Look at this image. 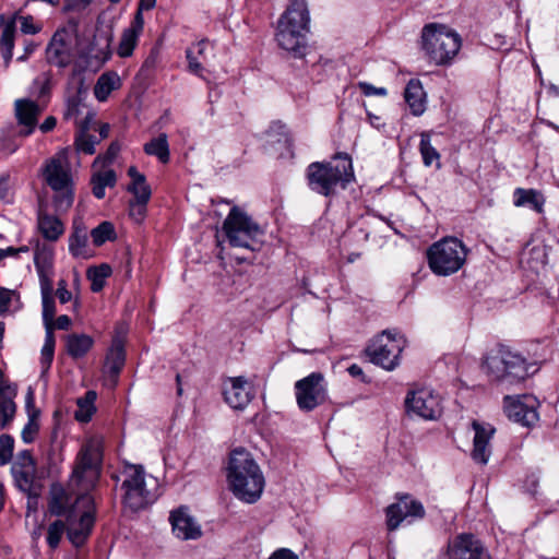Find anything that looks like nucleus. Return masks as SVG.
<instances>
[{
	"instance_id": "obj_46",
	"label": "nucleus",
	"mask_w": 559,
	"mask_h": 559,
	"mask_svg": "<svg viewBox=\"0 0 559 559\" xmlns=\"http://www.w3.org/2000/svg\"><path fill=\"white\" fill-rule=\"evenodd\" d=\"M14 439L10 435L0 436V466L8 464L13 455Z\"/></svg>"
},
{
	"instance_id": "obj_63",
	"label": "nucleus",
	"mask_w": 559,
	"mask_h": 559,
	"mask_svg": "<svg viewBox=\"0 0 559 559\" xmlns=\"http://www.w3.org/2000/svg\"><path fill=\"white\" fill-rule=\"evenodd\" d=\"M19 148V145L10 140H0V152H2L5 156L13 154Z\"/></svg>"
},
{
	"instance_id": "obj_15",
	"label": "nucleus",
	"mask_w": 559,
	"mask_h": 559,
	"mask_svg": "<svg viewBox=\"0 0 559 559\" xmlns=\"http://www.w3.org/2000/svg\"><path fill=\"white\" fill-rule=\"evenodd\" d=\"M386 526L389 531L396 530L404 521L412 523L414 519H423L425 509L421 502L408 495L399 497L397 502L390 504L386 510Z\"/></svg>"
},
{
	"instance_id": "obj_54",
	"label": "nucleus",
	"mask_w": 559,
	"mask_h": 559,
	"mask_svg": "<svg viewBox=\"0 0 559 559\" xmlns=\"http://www.w3.org/2000/svg\"><path fill=\"white\" fill-rule=\"evenodd\" d=\"M33 88L34 93L38 97L45 96L50 88V75L48 73H43L34 80Z\"/></svg>"
},
{
	"instance_id": "obj_60",
	"label": "nucleus",
	"mask_w": 559,
	"mask_h": 559,
	"mask_svg": "<svg viewBox=\"0 0 559 559\" xmlns=\"http://www.w3.org/2000/svg\"><path fill=\"white\" fill-rule=\"evenodd\" d=\"M56 295L61 304H67L72 299V294L68 290L67 282L64 280H60L58 282Z\"/></svg>"
},
{
	"instance_id": "obj_29",
	"label": "nucleus",
	"mask_w": 559,
	"mask_h": 559,
	"mask_svg": "<svg viewBox=\"0 0 559 559\" xmlns=\"http://www.w3.org/2000/svg\"><path fill=\"white\" fill-rule=\"evenodd\" d=\"M545 202L544 194L535 189L516 188L513 192V204L516 207H530L540 214Z\"/></svg>"
},
{
	"instance_id": "obj_51",
	"label": "nucleus",
	"mask_w": 559,
	"mask_h": 559,
	"mask_svg": "<svg viewBox=\"0 0 559 559\" xmlns=\"http://www.w3.org/2000/svg\"><path fill=\"white\" fill-rule=\"evenodd\" d=\"M355 240L358 243H365L369 239V231L367 228H365L362 225L352 226L345 233L343 237L344 243H346L349 240Z\"/></svg>"
},
{
	"instance_id": "obj_41",
	"label": "nucleus",
	"mask_w": 559,
	"mask_h": 559,
	"mask_svg": "<svg viewBox=\"0 0 559 559\" xmlns=\"http://www.w3.org/2000/svg\"><path fill=\"white\" fill-rule=\"evenodd\" d=\"M41 299H43V323L45 330L53 331L55 323L53 318L56 314V305L55 300L50 294V288L41 289Z\"/></svg>"
},
{
	"instance_id": "obj_22",
	"label": "nucleus",
	"mask_w": 559,
	"mask_h": 559,
	"mask_svg": "<svg viewBox=\"0 0 559 559\" xmlns=\"http://www.w3.org/2000/svg\"><path fill=\"white\" fill-rule=\"evenodd\" d=\"M472 427L475 431L472 459L480 465H486L491 454L489 441L495 429L490 425H483L476 420L472 423Z\"/></svg>"
},
{
	"instance_id": "obj_27",
	"label": "nucleus",
	"mask_w": 559,
	"mask_h": 559,
	"mask_svg": "<svg viewBox=\"0 0 559 559\" xmlns=\"http://www.w3.org/2000/svg\"><path fill=\"white\" fill-rule=\"evenodd\" d=\"M126 352L122 341L115 338L106 355L105 372L112 378V384L117 383V378L124 366Z\"/></svg>"
},
{
	"instance_id": "obj_2",
	"label": "nucleus",
	"mask_w": 559,
	"mask_h": 559,
	"mask_svg": "<svg viewBox=\"0 0 559 559\" xmlns=\"http://www.w3.org/2000/svg\"><path fill=\"white\" fill-rule=\"evenodd\" d=\"M310 29V14L305 0H292L277 21L275 40L294 58H304L307 52V33Z\"/></svg>"
},
{
	"instance_id": "obj_30",
	"label": "nucleus",
	"mask_w": 559,
	"mask_h": 559,
	"mask_svg": "<svg viewBox=\"0 0 559 559\" xmlns=\"http://www.w3.org/2000/svg\"><path fill=\"white\" fill-rule=\"evenodd\" d=\"M71 498L60 484H52L49 490L48 510L50 514L61 516L70 512Z\"/></svg>"
},
{
	"instance_id": "obj_45",
	"label": "nucleus",
	"mask_w": 559,
	"mask_h": 559,
	"mask_svg": "<svg viewBox=\"0 0 559 559\" xmlns=\"http://www.w3.org/2000/svg\"><path fill=\"white\" fill-rule=\"evenodd\" d=\"M121 150V146L118 142H112L105 154L103 155H98L94 163H93V166L96 167V166H99L102 168H105V167H108L109 165H111L114 163V160L116 159V157L118 156L119 152Z\"/></svg>"
},
{
	"instance_id": "obj_37",
	"label": "nucleus",
	"mask_w": 559,
	"mask_h": 559,
	"mask_svg": "<svg viewBox=\"0 0 559 559\" xmlns=\"http://www.w3.org/2000/svg\"><path fill=\"white\" fill-rule=\"evenodd\" d=\"M94 340L87 334H70L67 336V353L74 359L85 356L92 348Z\"/></svg>"
},
{
	"instance_id": "obj_39",
	"label": "nucleus",
	"mask_w": 559,
	"mask_h": 559,
	"mask_svg": "<svg viewBox=\"0 0 559 559\" xmlns=\"http://www.w3.org/2000/svg\"><path fill=\"white\" fill-rule=\"evenodd\" d=\"M120 79L116 73L102 74L95 86L94 95L99 102H105L110 93L119 86Z\"/></svg>"
},
{
	"instance_id": "obj_21",
	"label": "nucleus",
	"mask_w": 559,
	"mask_h": 559,
	"mask_svg": "<svg viewBox=\"0 0 559 559\" xmlns=\"http://www.w3.org/2000/svg\"><path fill=\"white\" fill-rule=\"evenodd\" d=\"M169 521L173 533L181 540L198 539L202 536L200 524L190 515L186 507L171 511Z\"/></svg>"
},
{
	"instance_id": "obj_17",
	"label": "nucleus",
	"mask_w": 559,
	"mask_h": 559,
	"mask_svg": "<svg viewBox=\"0 0 559 559\" xmlns=\"http://www.w3.org/2000/svg\"><path fill=\"white\" fill-rule=\"evenodd\" d=\"M449 559H492L484 544L472 534H460L448 543Z\"/></svg>"
},
{
	"instance_id": "obj_43",
	"label": "nucleus",
	"mask_w": 559,
	"mask_h": 559,
	"mask_svg": "<svg viewBox=\"0 0 559 559\" xmlns=\"http://www.w3.org/2000/svg\"><path fill=\"white\" fill-rule=\"evenodd\" d=\"M67 532V521L63 522L62 520H56L52 523L48 525L47 528V544L51 549H56L63 536V534Z\"/></svg>"
},
{
	"instance_id": "obj_44",
	"label": "nucleus",
	"mask_w": 559,
	"mask_h": 559,
	"mask_svg": "<svg viewBox=\"0 0 559 559\" xmlns=\"http://www.w3.org/2000/svg\"><path fill=\"white\" fill-rule=\"evenodd\" d=\"M419 151L425 166H431L435 160L438 162L440 158V154L431 145L430 138L427 134L421 135Z\"/></svg>"
},
{
	"instance_id": "obj_9",
	"label": "nucleus",
	"mask_w": 559,
	"mask_h": 559,
	"mask_svg": "<svg viewBox=\"0 0 559 559\" xmlns=\"http://www.w3.org/2000/svg\"><path fill=\"white\" fill-rule=\"evenodd\" d=\"M467 249L455 237H445L435 242L427 252L431 271L441 276L456 273L465 263Z\"/></svg>"
},
{
	"instance_id": "obj_62",
	"label": "nucleus",
	"mask_w": 559,
	"mask_h": 559,
	"mask_svg": "<svg viewBox=\"0 0 559 559\" xmlns=\"http://www.w3.org/2000/svg\"><path fill=\"white\" fill-rule=\"evenodd\" d=\"M155 5L156 0H140L134 17H138V15L140 14L141 20H144L143 11L152 10L153 8H155Z\"/></svg>"
},
{
	"instance_id": "obj_6",
	"label": "nucleus",
	"mask_w": 559,
	"mask_h": 559,
	"mask_svg": "<svg viewBox=\"0 0 559 559\" xmlns=\"http://www.w3.org/2000/svg\"><path fill=\"white\" fill-rule=\"evenodd\" d=\"M46 183L53 190V205L57 212H67L73 204L74 192L69 169L68 150L60 151L48 159L43 168Z\"/></svg>"
},
{
	"instance_id": "obj_48",
	"label": "nucleus",
	"mask_w": 559,
	"mask_h": 559,
	"mask_svg": "<svg viewBox=\"0 0 559 559\" xmlns=\"http://www.w3.org/2000/svg\"><path fill=\"white\" fill-rule=\"evenodd\" d=\"M83 107L82 100L79 95L72 96L67 100L66 110H64V119L73 120L75 124H79V116L81 115V109Z\"/></svg>"
},
{
	"instance_id": "obj_1",
	"label": "nucleus",
	"mask_w": 559,
	"mask_h": 559,
	"mask_svg": "<svg viewBox=\"0 0 559 559\" xmlns=\"http://www.w3.org/2000/svg\"><path fill=\"white\" fill-rule=\"evenodd\" d=\"M226 479L231 493L248 504H253L261 498L266 483L261 466L252 453L245 448L230 451Z\"/></svg>"
},
{
	"instance_id": "obj_47",
	"label": "nucleus",
	"mask_w": 559,
	"mask_h": 559,
	"mask_svg": "<svg viewBox=\"0 0 559 559\" xmlns=\"http://www.w3.org/2000/svg\"><path fill=\"white\" fill-rule=\"evenodd\" d=\"M52 253L47 248H37L34 253V263L38 273H44L51 265Z\"/></svg>"
},
{
	"instance_id": "obj_23",
	"label": "nucleus",
	"mask_w": 559,
	"mask_h": 559,
	"mask_svg": "<svg viewBox=\"0 0 559 559\" xmlns=\"http://www.w3.org/2000/svg\"><path fill=\"white\" fill-rule=\"evenodd\" d=\"M17 395V385L4 378L0 369V427L5 428L14 418L16 404L14 399Z\"/></svg>"
},
{
	"instance_id": "obj_33",
	"label": "nucleus",
	"mask_w": 559,
	"mask_h": 559,
	"mask_svg": "<svg viewBox=\"0 0 559 559\" xmlns=\"http://www.w3.org/2000/svg\"><path fill=\"white\" fill-rule=\"evenodd\" d=\"M69 251L74 258L87 259L92 255L85 226L74 223L73 231L69 237Z\"/></svg>"
},
{
	"instance_id": "obj_16",
	"label": "nucleus",
	"mask_w": 559,
	"mask_h": 559,
	"mask_svg": "<svg viewBox=\"0 0 559 559\" xmlns=\"http://www.w3.org/2000/svg\"><path fill=\"white\" fill-rule=\"evenodd\" d=\"M20 22V29L24 34H37L40 32L41 26L36 24L34 17L32 15H20L10 21H8L2 29V34L0 37V46H1V55L4 61V66L9 67L12 57H13V48H14V37L16 32L15 21Z\"/></svg>"
},
{
	"instance_id": "obj_7",
	"label": "nucleus",
	"mask_w": 559,
	"mask_h": 559,
	"mask_svg": "<svg viewBox=\"0 0 559 559\" xmlns=\"http://www.w3.org/2000/svg\"><path fill=\"white\" fill-rule=\"evenodd\" d=\"M483 369L495 381L515 383L528 376V365L519 354L498 346L484 358Z\"/></svg>"
},
{
	"instance_id": "obj_10",
	"label": "nucleus",
	"mask_w": 559,
	"mask_h": 559,
	"mask_svg": "<svg viewBox=\"0 0 559 559\" xmlns=\"http://www.w3.org/2000/svg\"><path fill=\"white\" fill-rule=\"evenodd\" d=\"M102 460L100 442L96 439L85 442L78 453L70 479L71 485H75L82 491L93 489L100 476Z\"/></svg>"
},
{
	"instance_id": "obj_20",
	"label": "nucleus",
	"mask_w": 559,
	"mask_h": 559,
	"mask_svg": "<svg viewBox=\"0 0 559 559\" xmlns=\"http://www.w3.org/2000/svg\"><path fill=\"white\" fill-rule=\"evenodd\" d=\"M224 401L234 409H245L251 400L253 393L245 377H230L223 384Z\"/></svg>"
},
{
	"instance_id": "obj_50",
	"label": "nucleus",
	"mask_w": 559,
	"mask_h": 559,
	"mask_svg": "<svg viewBox=\"0 0 559 559\" xmlns=\"http://www.w3.org/2000/svg\"><path fill=\"white\" fill-rule=\"evenodd\" d=\"M83 400L86 404V412H75L74 417L81 423H86L92 418L95 412L94 402L96 400V393L94 391H87Z\"/></svg>"
},
{
	"instance_id": "obj_59",
	"label": "nucleus",
	"mask_w": 559,
	"mask_h": 559,
	"mask_svg": "<svg viewBox=\"0 0 559 559\" xmlns=\"http://www.w3.org/2000/svg\"><path fill=\"white\" fill-rule=\"evenodd\" d=\"M25 408L27 416L40 414L39 409L35 406V390L31 385L27 388L25 395Z\"/></svg>"
},
{
	"instance_id": "obj_4",
	"label": "nucleus",
	"mask_w": 559,
	"mask_h": 559,
	"mask_svg": "<svg viewBox=\"0 0 559 559\" xmlns=\"http://www.w3.org/2000/svg\"><path fill=\"white\" fill-rule=\"evenodd\" d=\"M122 503L132 512H138L153 504L159 496V483L147 474L142 465L126 464L122 469Z\"/></svg>"
},
{
	"instance_id": "obj_64",
	"label": "nucleus",
	"mask_w": 559,
	"mask_h": 559,
	"mask_svg": "<svg viewBox=\"0 0 559 559\" xmlns=\"http://www.w3.org/2000/svg\"><path fill=\"white\" fill-rule=\"evenodd\" d=\"M55 329L68 330L71 325V319L67 314L59 316L56 320L53 319Z\"/></svg>"
},
{
	"instance_id": "obj_38",
	"label": "nucleus",
	"mask_w": 559,
	"mask_h": 559,
	"mask_svg": "<svg viewBox=\"0 0 559 559\" xmlns=\"http://www.w3.org/2000/svg\"><path fill=\"white\" fill-rule=\"evenodd\" d=\"M117 181L115 170L107 169L95 173L91 178L92 191L95 198L103 199L107 187H114Z\"/></svg>"
},
{
	"instance_id": "obj_32",
	"label": "nucleus",
	"mask_w": 559,
	"mask_h": 559,
	"mask_svg": "<svg viewBox=\"0 0 559 559\" xmlns=\"http://www.w3.org/2000/svg\"><path fill=\"white\" fill-rule=\"evenodd\" d=\"M93 114L87 112L84 122L80 124L75 135V147L79 153L92 155L95 153V146L100 142L96 135L88 132V123L93 119Z\"/></svg>"
},
{
	"instance_id": "obj_25",
	"label": "nucleus",
	"mask_w": 559,
	"mask_h": 559,
	"mask_svg": "<svg viewBox=\"0 0 559 559\" xmlns=\"http://www.w3.org/2000/svg\"><path fill=\"white\" fill-rule=\"evenodd\" d=\"M25 453L26 464H14L12 466V474L19 489L26 492L29 498L36 499L38 492L34 484L35 463L31 453Z\"/></svg>"
},
{
	"instance_id": "obj_49",
	"label": "nucleus",
	"mask_w": 559,
	"mask_h": 559,
	"mask_svg": "<svg viewBox=\"0 0 559 559\" xmlns=\"http://www.w3.org/2000/svg\"><path fill=\"white\" fill-rule=\"evenodd\" d=\"M28 420L24 426L21 437L25 443H32L39 430L38 417L39 415L27 416Z\"/></svg>"
},
{
	"instance_id": "obj_28",
	"label": "nucleus",
	"mask_w": 559,
	"mask_h": 559,
	"mask_svg": "<svg viewBox=\"0 0 559 559\" xmlns=\"http://www.w3.org/2000/svg\"><path fill=\"white\" fill-rule=\"evenodd\" d=\"M213 50L212 44L207 39H202L199 43L192 45L186 50V58L188 60V71L194 75L203 78L201 58L206 61L209 51Z\"/></svg>"
},
{
	"instance_id": "obj_13",
	"label": "nucleus",
	"mask_w": 559,
	"mask_h": 559,
	"mask_svg": "<svg viewBox=\"0 0 559 559\" xmlns=\"http://www.w3.org/2000/svg\"><path fill=\"white\" fill-rule=\"evenodd\" d=\"M298 408L309 413L328 401V384L321 372H312L294 384Z\"/></svg>"
},
{
	"instance_id": "obj_61",
	"label": "nucleus",
	"mask_w": 559,
	"mask_h": 559,
	"mask_svg": "<svg viewBox=\"0 0 559 559\" xmlns=\"http://www.w3.org/2000/svg\"><path fill=\"white\" fill-rule=\"evenodd\" d=\"M267 559H299L298 556L288 548L276 549Z\"/></svg>"
},
{
	"instance_id": "obj_19",
	"label": "nucleus",
	"mask_w": 559,
	"mask_h": 559,
	"mask_svg": "<svg viewBox=\"0 0 559 559\" xmlns=\"http://www.w3.org/2000/svg\"><path fill=\"white\" fill-rule=\"evenodd\" d=\"M73 57L72 35L67 28L58 29L46 48L47 61L59 68L69 66Z\"/></svg>"
},
{
	"instance_id": "obj_52",
	"label": "nucleus",
	"mask_w": 559,
	"mask_h": 559,
	"mask_svg": "<svg viewBox=\"0 0 559 559\" xmlns=\"http://www.w3.org/2000/svg\"><path fill=\"white\" fill-rule=\"evenodd\" d=\"M147 203L139 200H131L129 202V215L134 222L141 223L144 219Z\"/></svg>"
},
{
	"instance_id": "obj_26",
	"label": "nucleus",
	"mask_w": 559,
	"mask_h": 559,
	"mask_svg": "<svg viewBox=\"0 0 559 559\" xmlns=\"http://www.w3.org/2000/svg\"><path fill=\"white\" fill-rule=\"evenodd\" d=\"M144 28V20H141L140 14L138 17H133L129 27L124 28L118 45L117 53L121 58H128L132 56L135 49L140 35Z\"/></svg>"
},
{
	"instance_id": "obj_58",
	"label": "nucleus",
	"mask_w": 559,
	"mask_h": 559,
	"mask_svg": "<svg viewBox=\"0 0 559 559\" xmlns=\"http://www.w3.org/2000/svg\"><path fill=\"white\" fill-rule=\"evenodd\" d=\"M92 0H64V12H81L85 10Z\"/></svg>"
},
{
	"instance_id": "obj_34",
	"label": "nucleus",
	"mask_w": 559,
	"mask_h": 559,
	"mask_svg": "<svg viewBox=\"0 0 559 559\" xmlns=\"http://www.w3.org/2000/svg\"><path fill=\"white\" fill-rule=\"evenodd\" d=\"M128 175L131 178V183L128 186L127 190L133 194V200L148 202L152 190L146 182L145 176L139 173L134 166L129 167Z\"/></svg>"
},
{
	"instance_id": "obj_5",
	"label": "nucleus",
	"mask_w": 559,
	"mask_h": 559,
	"mask_svg": "<svg viewBox=\"0 0 559 559\" xmlns=\"http://www.w3.org/2000/svg\"><path fill=\"white\" fill-rule=\"evenodd\" d=\"M421 39L426 56L437 66L450 64L462 46L461 36L454 29L437 23L423 28Z\"/></svg>"
},
{
	"instance_id": "obj_36",
	"label": "nucleus",
	"mask_w": 559,
	"mask_h": 559,
	"mask_svg": "<svg viewBox=\"0 0 559 559\" xmlns=\"http://www.w3.org/2000/svg\"><path fill=\"white\" fill-rule=\"evenodd\" d=\"M143 151L146 155L155 156L160 163L167 164L170 159L169 143L166 133H160L144 144Z\"/></svg>"
},
{
	"instance_id": "obj_18",
	"label": "nucleus",
	"mask_w": 559,
	"mask_h": 559,
	"mask_svg": "<svg viewBox=\"0 0 559 559\" xmlns=\"http://www.w3.org/2000/svg\"><path fill=\"white\" fill-rule=\"evenodd\" d=\"M537 402L533 396L504 397V412L509 419L522 426H533L538 420Z\"/></svg>"
},
{
	"instance_id": "obj_56",
	"label": "nucleus",
	"mask_w": 559,
	"mask_h": 559,
	"mask_svg": "<svg viewBox=\"0 0 559 559\" xmlns=\"http://www.w3.org/2000/svg\"><path fill=\"white\" fill-rule=\"evenodd\" d=\"M358 87L365 96H386L388 90L385 87H376L368 82H358Z\"/></svg>"
},
{
	"instance_id": "obj_57",
	"label": "nucleus",
	"mask_w": 559,
	"mask_h": 559,
	"mask_svg": "<svg viewBox=\"0 0 559 559\" xmlns=\"http://www.w3.org/2000/svg\"><path fill=\"white\" fill-rule=\"evenodd\" d=\"M55 335L53 331L45 330V342L41 348L40 356H53L55 355Z\"/></svg>"
},
{
	"instance_id": "obj_31",
	"label": "nucleus",
	"mask_w": 559,
	"mask_h": 559,
	"mask_svg": "<svg viewBox=\"0 0 559 559\" xmlns=\"http://www.w3.org/2000/svg\"><path fill=\"white\" fill-rule=\"evenodd\" d=\"M404 98L414 116H420L426 109V94L418 80H411L404 91Z\"/></svg>"
},
{
	"instance_id": "obj_14",
	"label": "nucleus",
	"mask_w": 559,
	"mask_h": 559,
	"mask_svg": "<svg viewBox=\"0 0 559 559\" xmlns=\"http://www.w3.org/2000/svg\"><path fill=\"white\" fill-rule=\"evenodd\" d=\"M406 409L424 419L435 420L442 413L440 396L430 388L409 391L405 399Z\"/></svg>"
},
{
	"instance_id": "obj_53",
	"label": "nucleus",
	"mask_w": 559,
	"mask_h": 559,
	"mask_svg": "<svg viewBox=\"0 0 559 559\" xmlns=\"http://www.w3.org/2000/svg\"><path fill=\"white\" fill-rule=\"evenodd\" d=\"M12 197L11 177L9 173H4L0 176V200L5 203H10L12 201Z\"/></svg>"
},
{
	"instance_id": "obj_8",
	"label": "nucleus",
	"mask_w": 559,
	"mask_h": 559,
	"mask_svg": "<svg viewBox=\"0 0 559 559\" xmlns=\"http://www.w3.org/2000/svg\"><path fill=\"white\" fill-rule=\"evenodd\" d=\"M223 231L231 247L253 252L262 246L263 229L238 206L229 211L223 224Z\"/></svg>"
},
{
	"instance_id": "obj_24",
	"label": "nucleus",
	"mask_w": 559,
	"mask_h": 559,
	"mask_svg": "<svg viewBox=\"0 0 559 559\" xmlns=\"http://www.w3.org/2000/svg\"><path fill=\"white\" fill-rule=\"evenodd\" d=\"M15 115L22 129L19 134L22 136L31 135L36 126L37 117L40 115L39 106L29 99H17L15 102Z\"/></svg>"
},
{
	"instance_id": "obj_40",
	"label": "nucleus",
	"mask_w": 559,
	"mask_h": 559,
	"mask_svg": "<svg viewBox=\"0 0 559 559\" xmlns=\"http://www.w3.org/2000/svg\"><path fill=\"white\" fill-rule=\"evenodd\" d=\"M86 275L91 281V290L98 293L104 288L106 278L111 275V267L105 263L98 266H92L87 270Z\"/></svg>"
},
{
	"instance_id": "obj_42",
	"label": "nucleus",
	"mask_w": 559,
	"mask_h": 559,
	"mask_svg": "<svg viewBox=\"0 0 559 559\" xmlns=\"http://www.w3.org/2000/svg\"><path fill=\"white\" fill-rule=\"evenodd\" d=\"M93 243L96 247L103 246L106 241L116 238L115 227L110 222H103L97 227L91 230Z\"/></svg>"
},
{
	"instance_id": "obj_35",
	"label": "nucleus",
	"mask_w": 559,
	"mask_h": 559,
	"mask_svg": "<svg viewBox=\"0 0 559 559\" xmlns=\"http://www.w3.org/2000/svg\"><path fill=\"white\" fill-rule=\"evenodd\" d=\"M38 229L46 240L56 241L64 233V225L57 216L39 212Z\"/></svg>"
},
{
	"instance_id": "obj_55",
	"label": "nucleus",
	"mask_w": 559,
	"mask_h": 559,
	"mask_svg": "<svg viewBox=\"0 0 559 559\" xmlns=\"http://www.w3.org/2000/svg\"><path fill=\"white\" fill-rule=\"evenodd\" d=\"M13 297V290L0 287V316H5L10 311V304Z\"/></svg>"
},
{
	"instance_id": "obj_11",
	"label": "nucleus",
	"mask_w": 559,
	"mask_h": 559,
	"mask_svg": "<svg viewBox=\"0 0 559 559\" xmlns=\"http://www.w3.org/2000/svg\"><path fill=\"white\" fill-rule=\"evenodd\" d=\"M95 523V507L88 495L78 497L67 514V535L73 546H82L92 533Z\"/></svg>"
},
{
	"instance_id": "obj_12",
	"label": "nucleus",
	"mask_w": 559,
	"mask_h": 559,
	"mask_svg": "<svg viewBox=\"0 0 559 559\" xmlns=\"http://www.w3.org/2000/svg\"><path fill=\"white\" fill-rule=\"evenodd\" d=\"M404 344V338L396 331L385 330L371 341L366 353L372 364L393 370L400 365Z\"/></svg>"
},
{
	"instance_id": "obj_3",
	"label": "nucleus",
	"mask_w": 559,
	"mask_h": 559,
	"mask_svg": "<svg viewBox=\"0 0 559 559\" xmlns=\"http://www.w3.org/2000/svg\"><path fill=\"white\" fill-rule=\"evenodd\" d=\"M306 176L310 190L326 198L355 180L352 158L346 153L336 154L330 162L311 163Z\"/></svg>"
}]
</instances>
